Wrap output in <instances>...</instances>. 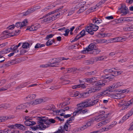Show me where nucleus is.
Returning a JSON list of instances; mask_svg holds the SVG:
<instances>
[{"mask_svg":"<svg viewBox=\"0 0 133 133\" xmlns=\"http://www.w3.org/2000/svg\"><path fill=\"white\" fill-rule=\"evenodd\" d=\"M89 25L85 28V30L90 34L93 35L94 34L93 31H96L98 29L99 27L95 24L92 23H89Z\"/></svg>","mask_w":133,"mask_h":133,"instance_id":"obj_1","label":"nucleus"},{"mask_svg":"<svg viewBox=\"0 0 133 133\" xmlns=\"http://www.w3.org/2000/svg\"><path fill=\"white\" fill-rule=\"evenodd\" d=\"M38 120L39 121L38 122V124L43 128L44 125L45 126L44 130L46 128V126L44 125V124H45L47 125L48 124L47 122V118L45 117H38Z\"/></svg>","mask_w":133,"mask_h":133,"instance_id":"obj_2","label":"nucleus"},{"mask_svg":"<svg viewBox=\"0 0 133 133\" xmlns=\"http://www.w3.org/2000/svg\"><path fill=\"white\" fill-rule=\"evenodd\" d=\"M78 110L79 111V113L81 115H79V116L80 117L81 119L82 118H84L88 117L89 116L88 114L89 110L87 109L82 110L83 108H78Z\"/></svg>","mask_w":133,"mask_h":133,"instance_id":"obj_3","label":"nucleus"},{"mask_svg":"<svg viewBox=\"0 0 133 133\" xmlns=\"http://www.w3.org/2000/svg\"><path fill=\"white\" fill-rule=\"evenodd\" d=\"M119 104L121 106L124 105L122 108H123V109H126L129 106L132 105L133 104V99H132L129 101H128L127 103L126 104L124 105L125 104V101L123 99L121 100L119 102Z\"/></svg>","mask_w":133,"mask_h":133,"instance_id":"obj_4","label":"nucleus"},{"mask_svg":"<svg viewBox=\"0 0 133 133\" xmlns=\"http://www.w3.org/2000/svg\"><path fill=\"white\" fill-rule=\"evenodd\" d=\"M97 48V45L94 43H91L88 46V48H85V49L83 50L82 52L83 53H86L87 51V52L89 51H93L95 49Z\"/></svg>","mask_w":133,"mask_h":133,"instance_id":"obj_5","label":"nucleus"},{"mask_svg":"<svg viewBox=\"0 0 133 133\" xmlns=\"http://www.w3.org/2000/svg\"><path fill=\"white\" fill-rule=\"evenodd\" d=\"M43 19L41 21L42 22H46L47 23H49L55 20L54 17H53V16L51 17L48 16V15H47L46 16H43V17L40 18L39 19Z\"/></svg>","mask_w":133,"mask_h":133,"instance_id":"obj_6","label":"nucleus"},{"mask_svg":"<svg viewBox=\"0 0 133 133\" xmlns=\"http://www.w3.org/2000/svg\"><path fill=\"white\" fill-rule=\"evenodd\" d=\"M41 6H38L34 7L33 8H30L26 11L25 13L23 14V16H25L27 15H29L31 13H32L37 10L40 9L41 8Z\"/></svg>","mask_w":133,"mask_h":133,"instance_id":"obj_7","label":"nucleus"},{"mask_svg":"<svg viewBox=\"0 0 133 133\" xmlns=\"http://www.w3.org/2000/svg\"><path fill=\"white\" fill-rule=\"evenodd\" d=\"M95 92L96 91H95L94 87L88 88L87 92L82 93L81 95H82V96L86 97L88 96V94H89L94 92Z\"/></svg>","mask_w":133,"mask_h":133,"instance_id":"obj_8","label":"nucleus"},{"mask_svg":"<svg viewBox=\"0 0 133 133\" xmlns=\"http://www.w3.org/2000/svg\"><path fill=\"white\" fill-rule=\"evenodd\" d=\"M94 119H91L86 123L85 125H83L82 126L79 128V129L81 131L84 130L85 129L87 128L88 127L90 126L91 123L94 121Z\"/></svg>","mask_w":133,"mask_h":133,"instance_id":"obj_9","label":"nucleus"},{"mask_svg":"<svg viewBox=\"0 0 133 133\" xmlns=\"http://www.w3.org/2000/svg\"><path fill=\"white\" fill-rule=\"evenodd\" d=\"M87 99L84 101H83L82 102L78 104L77 105V106L78 107L77 108H83L88 107V103Z\"/></svg>","mask_w":133,"mask_h":133,"instance_id":"obj_10","label":"nucleus"},{"mask_svg":"<svg viewBox=\"0 0 133 133\" xmlns=\"http://www.w3.org/2000/svg\"><path fill=\"white\" fill-rule=\"evenodd\" d=\"M121 13H123V15H126L128 11V8L126 7L125 4L122 5L121 7L119 9Z\"/></svg>","mask_w":133,"mask_h":133,"instance_id":"obj_11","label":"nucleus"},{"mask_svg":"<svg viewBox=\"0 0 133 133\" xmlns=\"http://www.w3.org/2000/svg\"><path fill=\"white\" fill-rule=\"evenodd\" d=\"M88 103V107L92 106L96 104L98 102L99 100V99H97L96 100H91L90 99H87Z\"/></svg>","mask_w":133,"mask_h":133,"instance_id":"obj_12","label":"nucleus"},{"mask_svg":"<svg viewBox=\"0 0 133 133\" xmlns=\"http://www.w3.org/2000/svg\"><path fill=\"white\" fill-rule=\"evenodd\" d=\"M109 115V114L108 113L104 115L99 116L96 117V118L94 119V121H95L97 122H99L104 119L107 118L108 117V116Z\"/></svg>","mask_w":133,"mask_h":133,"instance_id":"obj_13","label":"nucleus"},{"mask_svg":"<svg viewBox=\"0 0 133 133\" xmlns=\"http://www.w3.org/2000/svg\"><path fill=\"white\" fill-rule=\"evenodd\" d=\"M121 86V85H119L118 83H117L116 84H114L112 85L107 88L105 91H106V92L107 91H109V92H112L113 91L114 89L118 88L119 86Z\"/></svg>","mask_w":133,"mask_h":133,"instance_id":"obj_14","label":"nucleus"},{"mask_svg":"<svg viewBox=\"0 0 133 133\" xmlns=\"http://www.w3.org/2000/svg\"><path fill=\"white\" fill-rule=\"evenodd\" d=\"M93 22L96 25H100L102 22V20L100 18L94 17L92 19Z\"/></svg>","mask_w":133,"mask_h":133,"instance_id":"obj_15","label":"nucleus"},{"mask_svg":"<svg viewBox=\"0 0 133 133\" xmlns=\"http://www.w3.org/2000/svg\"><path fill=\"white\" fill-rule=\"evenodd\" d=\"M31 119H29L25 121L24 122V123L26 126H30L31 125H35L36 124V123L34 121H31L30 120H31Z\"/></svg>","mask_w":133,"mask_h":133,"instance_id":"obj_16","label":"nucleus"},{"mask_svg":"<svg viewBox=\"0 0 133 133\" xmlns=\"http://www.w3.org/2000/svg\"><path fill=\"white\" fill-rule=\"evenodd\" d=\"M45 126L44 125V126L43 128H42V127L40 126L39 125H36V126L32 127H30V128L33 130H35L38 129L41 130H44Z\"/></svg>","mask_w":133,"mask_h":133,"instance_id":"obj_17","label":"nucleus"},{"mask_svg":"<svg viewBox=\"0 0 133 133\" xmlns=\"http://www.w3.org/2000/svg\"><path fill=\"white\" fill-rule=\"evenodd\" d=\"M126 38L122 37H115L112 38V40H114L115 39H117V40L115 41V42H123L126 40Z\"/></svg>","mask_w":133,"mask_h":133,"instance_id":"obj_18","label":"nucleus"},{"mask_svg":"<svg viewBox=\"0 0 133 133\" xmlns=\"http://www.w3.org/2000/svg\"><path fill=\"white\" fill-rule=\"evenodd\" d=\"M8 32L6 31H4L3 32V35L0 37V40L9 37V35L7 34H6Z\"/></svg>","mask_w":133,"mask_h":133,"instance_id":"obj_19","label":"nucleus"},{"mask_svg":"<svg viewBox=\"0 0 133 133\" xmlns=\"http://www.w3.org/2000/svg\"><path fill=\"white\" fill-rule=\"evenodd\" d=\"M117 124V122L116 121H114L111 124L109 125L108 127L104 128V131H107L111 128L112 127L114 126Z\"/></svg>","mask_w":133,"mask_h":133,"instance_id":"obj_20","label":"nucleus"},{"mask_svg":"<svg viewBox=\"0 0 133 133\" xmlns=\"http://www.w3.org/2000/svg\"><path fill=\"white\" fill-rule=\"evenodd\" d=\"M105 85V81L103 80L98 81L95 84V85H99L101 87L104 86Z\"/></svg>","mask_w":133,"mask_h":133,"instance_id":"obj_21","label":"nucleus"},{"mask_svg":"<svg viewBox=\"0 0 133 133\" xmlns=\"http://www.w3.org/2000/svg\"><path fill=\"white\" fill-rule=\"evenodd\" d=\"M110 121V119L108 118L106 119L103 121H102L98 123V125H101L102 126V125L106 124L107 123H108Z\"/></svg>","mask_w":133,"mask_h":133,"instance_id":"obj_22","label":"nucleus"},{"mask_svg":"<svg viewBox=\"0 0 133 133\" xmlns=\"http://www.w3.org/2000/svg\"><path fill=\"white\" fill-rule=\"evenodd\" d=\"M11 83H10L6 85L5 86V88H4L3 87H2V88H0V91L7 90L9 88L11 87Z\"/></svg>","mask_w":133,"mask_h":133,"instance_id":"obj_23","label":"nucleus"},{"mask_svg":"<svg viewBox=\"0 0 133 133\" xmlns=\"http://www.w3.org/2000/svg\"><path fill=\"white\" fill-rule=\"evenodd\" d=\"M26 103L23 104H21L18 105L16 107L17 110H20L24 109L26 108L27 106L26 105Z\"/></svg>","mask_w":133,"mask_h":133,"instance_id":"obj_24","label":"nucleus"},{"mask_svg":"<svg viewBox=\"0 0 133 133\" xmlns=\"http://www.w3.org/2000/svg\"><path fill=\"white\" fill-rule=\"evenodd\" d=\"M82 93L80 94V92L77 91H76L75 92L74 94H72L71 95V97H76L77 96H78V97H83V96H82V95H81Z\"/></svg>","mask_w":133,"mask_h":133,"instance_id":"obj_25","label":"nucleus"},{"mask_svg":"<svg viewBox=\"0 0 133 133\" xmlns=\"http://www.w3.org/2000/svg\"><path fill=\"white\" fill-rule=\"evenodd\" d=\"M108 93V92H106V91H104L97 94L96 97L97 98H99L102 96L105 95Z\"/></svg>","mask_w":133,"mask_h":133,"instance_id":"obj_26","label":"nucleus"},{"mask_svg":"<svg viewBox=\"0 0 133 133\" xmlns=\"http://www.w3.org/2000/svg\"><path fill=\"white\" fill-rule=\"evenodd\" d=\"M20 30H18V31L15 30V31H14V33L13 35H11L10 33H9L8 34H7L9 35V37H10L18 35L20 33Z\"/></svg>","mask_w":133,"mask_h":133,"instance_id":"obj_27","label":"nucleus"},{"mask_svg":"<svg viewBox=\"0 0 133 133\" xmlns=\"http://www.w3.org/2000/svg\"><path fill=\"white\" fill-rule=\"evenodd\" d=\"M17 127L18 128V129L22 130H24L26 129V127L23 125L20 124H17Z\"/></svg>","mask_w":133,"mask_h":133,"instance_id":"obj_28","label":"nucleus"},{"mask_svg":"<svg viewBox=\"0 0 133 133\" xmlns=\"http://www.w3.org/2000/svg\"><path fill=\"white\" fill-rule=\"evenodd\" d=\"M97 71L96 70H95L90 72H87L86 74L87 75H92L96 74L97 72Z\"/></svg>","mask_w":133,"mask_h":133,"instance_id":"obj_29","label":"nucleus"},{"mask_svg":"<svg viewBox=\"0 0 133 133\" xmlns=\"http://www.w3.org/2000/svg\"><path fill=\"white\" fill-rule=\"evenodd\" d=\"M43 99H37L34 101V105H36L41 103L43 102Z\"/></svg>","mask_w":133,"mask_h":133,"instance_id":"obj_30","label":"nucleus"},{"mask_svg":"<svg viewBox=\"0 0 133 133\" xmlns=\"http://www.w3.org/2000/svg\"><path fill=\"white\" fill-rule=\"evenodd\" d=\"M47 122L48 124H47V125L50 124L51 123H54L56 122V121L52 118L48 119L47 118Z\"/></svg>","mask_w":133,"mask_h":133,"instance_id":"obj_31","label":"nucleus"},{"mask_svg":"<svg viewBox=\"0 0 133 133\" xmlns=\"http://www.w3.org/2000/svg\"><path fill=\"white\" fill-rule=\"evenodd\" d=\"M97 43H101L105 42L107 40L105 39H97L95 40Z\"/></svg>","mask_w":133,"mask_h":133,"instance_id":"obj_32","label":"nucleus"},{"mask_svg":"<svg viewBox=\"0 0 133 133\" xmlns=\"http://www.w3.org/2000/svg\"><path fill=\"white\" fill-rule=\"evenodd\" d=\"M77 69L75 68H69L66 69L67 73H70L71 72H74L76 71Z\"/></svg>","mask_w":133,"mask_h":133,"instance_id":"obj_33","label":"nucleus"},{"mask_svg":"<svg viewBox=\"0 0 133 133\" xmlns=\"http://www.w3.org/2000/svg\"><path fill=\"white\" fill-rule=\"evenodd\" d=\"M121 96L120 94H113L112 97L113 98L115 99H120L121 98L123 97L122 96Z\"/></svg>","mask_w":133,"mask_h":133,"instance_id":"obj_34","label":"nucleus"},{"mask_svg":"<svg viewBox=\"0 0 133 133\" xmlns=\"http://www.w3.org/2000/svg\"><path fill=\"white\" fill-rule=\"evenodd\" d=\"M55 59V61L54 62H52L51 63H50V64H56L57 63L59 62L60 61H61V59L60 58H54L52 59V60H54V59Z\"/></svg>","mask_w":133,"mask_h":133,"instance_id":"obj_35","label":"nucleus"},{"mask_svg":"<svg viewBox=\"0 0 133 133\" xmlns=\"http://www.w3.org/2000/svg\"><path fill=\"white\" fill-rule=\"evenodd\" d=\"M38 29V28L34 25L31 26L29 28L30 31H32L36 30Z\"/></svg>","mask_w":133,"mask_h":133,"instance_id":"obj_36","label":"nucleus"},{"mask_svg":"<svg viewBox=\"0 0 133 133\" xmlns=\"http://www.w3.org/2000/svg\"><path fill=\"white\" fill-rule=\"evenodd\" d=\"M94 63V60H87L85 61V63L87 65H89L90 64H92Z\"/></svg>","mask_w":133,"mask_h":133,"instance_id":"obj_37","label":"nucleus"},{"mask_svg":"<svg viewBox=\"0 0 133 133\" xmlns=\"http://www.w3.org/2000/svg\"><path fill=\"white\" fill-rule=\"evenodd\" d=\"M80 8L79 10L77 12V13L78 14L83 12L86 9V8H84V6H81V7Z\"/></svg>","mask_w":133,"mask_h":133,"instance_id":"obj_38","label":"nucleus"},{"mask_svg":"<svg viewBox=\"0 0 133 133\" xmlns=\"http://www.w3.org/2000/svg\"><path fill=\"white\" fill-rule=\"evenodd\" d=\"M101 50L97 48L96 49H95L92 51L93 52H92V53H94L95 54H97L101 52Z\"/></svg>","mask_w":133,"mask_h":133,"instance_id":"obj_39","label":"nucleus"},{"mask_svg":"<svg viewBox=\"0 0 133 133\" xmlns=\"http://www.w3.org/2000/svg\"><path fill=\"white\" fill-rule=\"evenodd\" d=\"M21 25H22V24L21 22H17L15 24V25H14L15 27L16 26L17 28L20 27V29H21L23 27H21Z\"/></svg>","mask_w":133,"mask_h":133,"instance_id":"obj_40","label":"nucleus"},{"mask_svg":"<svg viewBox=\"0 0 133 133\" xmlns=\"http://www.w3.org/2000/svg\"><path fill=\"white\" fill-rule=\"evenodd\" d=\"M29 45L30 44L29 43L25 42L23 43L22 47L24 48H27Z\"/></svg>","mask_w":133,"mask_h":133,"instance_id":"obj_41","label":"nucleus"},{"mask_svg":"<svg viewBox=\"0 0 133 133\" xmlns=\"http://www.w3.org/2000/svg\"><path fill=\"white\" fill-rule=\"evenodd\" d=\"M70 126V125L69 123H65L64 125V128L65 130L67 131H69V130L68 129L69 126Z\"/></svg>","mask_w":133,"mask_h":133,"instance_id":"obj_42","label":"nucleus"},{"mask_svg":"<svg viewBox=\"0 0 133 133\" xmlns=\"http://www.w3.org/2000/svg\"><path fill=\"white\" fill-rule=\"evenodd\" d=\"M85 31L84 30H83L79 34V35H80L81 36H79V37L81 38L83 37L85 35Z\"/></svg>","mask_w":133,"mask_h":133,"instance_id":"obj_43","label":"nucleus"},{"mask_svg":"<svg viewBox=\"0 0 133 133\" xmlns=\"http://www.w3.org/2000/svg\"><path fill=\"white\" fill-rule=\"evenodd\" d=\"M123 72L121 71H117L116 70H115V72L114 73V75L115 76H116L119 75L122 73Z\"/></svg>","mask_w":133,"mask_h":133,"instance_id":"obj_44","label":"nucleus"},{"mask_svg":"<svg viewBox=\"0 0 133 133\" xmlns=\"http://www.w3.org/2000/svg\"><path fill=\"white\" fill-rule=\"evenodd\" d=\"M99 35H100L102 37H106L109 36L110 35L108 33H101L99 34Z\"/></svg>","mask_w":133,"mask_h":133,"instance_id":"obj_45","label":"nucleus"},{"mask_svg":"<svg viewBox=\"0 0 133 133\" xmlns=\"http://www.w3.org/2000/svg\"><path fill=\"white\" fill-rule=\"evenodd\" d=\"M94 87L96 91L100 90L101 88V86L97 85H96Z\"/></svg>","mask_w":133,"mask_h":133,"instance_id":"obj_46","label":"nucleus"},{"mask_svg":"<svg viewBox=\"0 0 133 133\" xmlns=\"http://www.w3.org/2000/svg\"><path fill=\"white\" fill-rule=\"evenodd\" d=\"M68 76L65 75L61 77L60 79L61 80H63V81H65L68 78Z\"/></svg>","mask_w":133,"mask_h":133,"instance_id":"obj_47","label":"nucleus"},{"mask_svg":"<svg viewBox=\"0 0 133 133\" xmlns=\"http://www.w3.org/2000/svg\"><path fill=\"white\" fill-rule=\"evenodd\" d=\"M104 57L103 56L98 57L96 58V60L97 61L103 60L104 59Z\"/></svg>","mask_w":133,"mask_h":133,"instance_id":"obj_48","label":"nucleus"},{"mask_svg":"<svg viewBox=\"0 0 133 133\" xmlns=\"http://www.w3.org/2000/svg\"><path fill=\"white\" fill-rule=\"evenodd\" d=\"M26 87V85L25 84H22L16 87V89H18Z\"/></svg>","mask_w":133,"mask_h":133,"instance_id":"obj_49","label":"nucleus"},{"mask_svg":"<svg viewBox=\"0 0 133 133\" xmlns=\"http://www.w3.org/2000/svg\"><path fill=\"white\" fill-rule=\"evenodd\" d=\"M27 23V21L26 19H24L22 22V25L21 27H23L26 26L25 24Z\"/></svg>","mask_w":133,"mask_h":133,"instance_id":"obj_50","label":"nucleus"},{"mask_svg":"<svg viewBox=\"0 0 133 133\" xmlns=\"http://www.w3.org/2000/svg\"><path fill=\"white\" fill-rule=\"evenodd\" d=\"M10 65L9 61H8L5 64H4L1 66V68H4Z\"/></svg>","mask_w":133,"mask_h":133,"instance_id":"obj_51","label":"nucleus"},{"mask_svg":"<svg viewBox=\"0 0 133 133\" xmlns=\"http://www.w3.org/2000/svg\"><path fill=\"white\" fill-rule=\"evenodd\" d=\"M6 82V80L2 79L0 81V86H3Z\"/></svg>","mask_w":133,"mask_h":133,"instance_id":"obj_52","label":"nucleus"},{"mask_svg":"<svg viewBox=\"0 0 133 133\" xmlns=\"http://www.w3.org/2000/svg\"><path fill=\"white\" fill-rule=\"evenodd\" d=\"M36 96V95L35 94H32L29 95V97H30L31 99H34Z\"/></svg>","mask_w":133,"mask_h":133,"instance_id":"obj_53","label":"nucleus"},{"mask_svg":"<svg viewBox=\"0 0 133 133\" xmlns=\"http://www.w3.org/2000/svg\"><path fill=\"white\" fill-rule=\"evenodd\" d=\"M54 35V34H50L49 35H47L45 38V39L48 40L50 38L52 37Z\"/></svg>","mask_w":133,"mask_h":133,"instance_id":"obj_54","label":"nucleus"},{"mask_svg":"<svg viewBox=\"0 0 133 133\" xmlns=\"http://www.w3.org/2000/svg\"><path fill=\"white\" fill-rule=\"evenodd\" d=\"M62 82V83H63V85H66L69 84L70 82V81L69 80H65V81H63Z\"/></svg>","mask_w":133,"mask_h":133,"instance_id":"obj_55","label":"nucleus"},{"mask_svg":"<svg viewBox=\"0 0 133 133\" xmlns=\"http://www.w3.org/2000/svg\"><path fill=\"white\" fill-rule=\"evenodd\" d=\"M107 0H101V1H100L96 5H98V6L102 4H103L104 3L105 1H106Z\"/></svg>","mask_w":133,"mask_h":133,"instance_id":"obj_56","label":"nucleus"},{"mask_svg":"<svg viewBox=\"0 0 133 133\" xmlns=\"http://www.w3.org/2000/svg\"><path fill=\"white\" fill-rule=\"evenodd\" d=\"M113 76H115L114 74H109L108 80L110 81L113 78Z\"/></svg>","mask_w":133,"mask_h":133,"instance_id":"obj_57","label":"nucleus"},{"mask_svg":"<svg viewBox=\"0 0 133 133\" xmlns=\"http://www.w3.org/2000/svg\"><path fill=\"white\" fill-rule=\"evenodd\" d=\"M115 70H116L114 68H112L110 69H108L109 73H111L112 72L114 74V73L115 72Z\"/></svg>","mask_w":133,"mask_h":133,"instance_id":"obj_58","label":"nucleus"},{"mask_svg":"<svg viewBox=\"0 0 133 133\" xmlns=\"http://www.w3.org/2000/svg\"><path fill=\"white\" fill-rule=\"evenodd\" d=\"M17 124H15L14 125H10L8 126V127L9 128H10L11 129H15L16 127H17V125H16Z\"/></svg>","mask_w":133,"mask_h":133,"instance_id":"obj_59","label":"nucleus"},{"mask_svg":"<svg viewBox=\"0 0 133 133\" xmlns=\"http://www.w3.org/2000/svg\"><path fill=\"white\" fill-rule=\"evenodd\" d=\"M65 33H64L63 35L65 36H68L69 32V29H66L64 31Z\"/></svg>","mask_w":133,"mask_h":133,"instance_id":"obj_60","label":"nucleus"},{"mask_svg":"<svg viewBox=\"0 0 133 133\" xmlns=\"http://www.w3.org/2000/svg\"><path fill=\"white\" fill-rule=\"evenodd\" d=\"M5 60V58L3 56L0 55V62L1 63L4 61Z\"/></svg>","mask_w":133,"mask_h":133,"instance_id":"obj_61","label":"nucleus"},{"mask_svg":"<svg viewBox=\"0 0 133 133\" xmlns=\"http://www.w3.org/2000/svg\"><path fill=\"white\" fill-rule=\"evenodd\" d=\"M52 44V43L51 42V41L49 40L46 43V46H48L51 45Z\"/></svg>","mask_w":133,"mask_h":133,"instance_id":"obj_62","label":"nucleus"},{"mask_svg":"<svg viewBox=\"0 0 133 133\" xmlns=\"http://www.w3.org/2000/svg\"><path fill=\"white\" fill-rule=\"evenodd\" d=\"M79 84L80 87L82 88H83L86 87L87 85V84L85 83H84L83 84Z\"/></svg>","mask_w":133,"mask_h":133,"instance_id":"obj_63","label":"nucleus"},{"mask_svg":"<svg viewBox=\"0 0 133 133\" xmlns=\"http://www.w3.org/2000/svg\"><path fill=\"white\" fill-rule=\"evenodd\" d=\"M15 28L14 25H12L9 26L7 28L8 30H12Z\"/></svg>","mask_w":133,"mask_h":133,"instance_id":"obj_64","label":"nucleus"}]
</instances>
